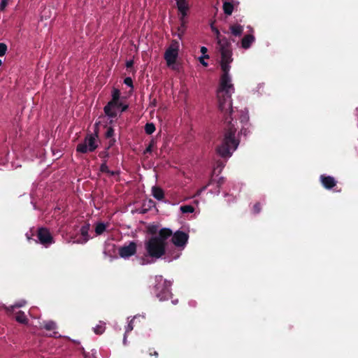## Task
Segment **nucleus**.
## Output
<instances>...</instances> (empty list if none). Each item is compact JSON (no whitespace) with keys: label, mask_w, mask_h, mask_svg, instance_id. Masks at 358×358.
Instances as JSON below:
<instances>
[{"label":"nucleus","mask_w":358,"mask_h":358,"mask_svg":"<svg viewBox=\"0 0 358 358\" xmlns=\"http://www.w3.org/2000/svg\"><path fill=\"white\" fill-rule=\"evenodd\" d=\"M216 35L218 50L221 55L220 67L223 72L220 78V86L217 91L218 107L223 114L224 135L222 143L216 148L217 152L222 157H229L239 145V140L236 138L237 122H234L232 113L231 94L234 92L233 84L231 83L229 71L230 64L233 62L232 47L230 41L222 36L219 30L212 27Z\"/></svg>","instance_id":"1"},{"label":"nucleus","mask_w":358,"mask_h":358,"mask_svg":"<svg viewBox=\"0 0 358 358\" xmlns=\"http://www.w3.org/2000/svg\"><path fill=\"white\" fill-rule=\"evenodd\" d=\"M173 234L169 228H162L157 236L150 237L145 243V249L148 257L159 259L166 254L167 241Z\"/></svg>","instance_id":"2"},{"label":"nucleus","mask_w":358,"mask_h":358,"mask_svg":"<svg viewBox=\"0 0 358 358\" xmlns=\"http://www.w3.org/2000/svg\"><path fill=\"white\" fill-rule=\"evenodd\" d=\"M155 281L157 282L155 286L156 296L162 301L169 299L172 296L170 282L164 279L162 275L156 276Z\"/></svg>","instance_id":"3"},{"label":"nucleus","mask_w":358,"mask_h":358,"mask_svg":"<svg viewBox=\"0 0 358 358\" xmlns=\"http://www.w3.org/2000/svg\"><path fill=\"white\" fill-rule=\"evenodd\" d=\"M97 137V132H96L94 135L92 134H87L84 141L78 144L76 151L83 154L87 153V152H94L98 148L96 140Z\"/></svg>","instance_id":"4"},{"label":"nucleus","mask_w":358,"mask_h":358,"mask_svg":"<svg viewBox=\"0 0 358 358\" xmlns=\"http://www.w3.org/2000/svg\"><path fill=\"white\" fill-rule=\"evenodd\" d=\"M179 52V42L176 40L171 41V45L166 49L164 53V59L169 66H172L176 62Z\"/></svg>","instance_id":"5"},{"label":"nucleus","mask_w":358,"mask_h":358,"mask_svg":"<svg viewBox=\"0 0 358 358\" xmlns=\"http://www.w3.org/2000/svg\"><path fill=\"white\" fill-rule=\"evenodd\" d=\"M171 237L173 244L176 247L180 248H184L186 246L189 239L188 234L180 230L173 233Z\"/></svg>","instance_id":"6"},{"label":"nucleus","mask_w":358,"mask_h":358,"mask_svg":"<svg viewBox=\"0 0 358 358\" xmlns=\"http://www.w3.org/2000/svg\"><path fill=\"white\" fill-rule=\"evenodd\" d=\"M37 238L39 243L45 246H48L55 242L53 236L49 229L45 227L38 228L37 231Z\"/></svg>","instance_id":"7"},{"label":"nucleus","mask_w":358,"mask_h":358,"mask_svg":"<svg viewBox=\"0 0 358 358\" xmlns=\"http://www.w3.org/2000/svg\"><path fill=\"white\" fill-rule=\"evenodd\" d=\"M137 244L130 241L128 245H124L119 248V255L123 259H129L136 253Z\"/></svg>","instance_id":"8"},{"label":"nucleus","mask_w":358,"mask_h":358,"mask_svg":"<svg viewBox=\"0 0 358 358\" xmlns=\"http://www.w3.org/2000/svg\"><path fill=\"white\" fill-rule=\"evenodd\" d=\"M122 105V102L120 100L113 101L110 100L104 106L103 111L106 116L110 118L116 117L117 115V110L120 109V106Z\"/></svg>","instance_id":"9"},{"label":"nucleus","mask_w":358,"mask_h":358,"mask_svg":"<svg viewBox=\"0 0 358 358\" xmlns=\"http://www.w3.org/2000/svg\"><path fill=\"white\" fill-rule=\"evenodd\" d=\"M90 229V224L89 222H85L83 225H82L80 233L81 236L76 240L74 243L78 244H85L86 243L90 238V236L89 234V231Z\"/></svg>","instance_id":"10"},{"label":"nucleus","mask_w":358,"mask_h":358,"mask_svg":"<svg viewBox=\"0 0 358 358\" xmlns=\"http://www.w3.org/2000/svg\"><path fill=\"white\" fill-rule=\"evenodd\" d=\"M176 1L177 8L180 13L181 18H185L188 15L189 6L187 0H175Z\"/></svg>","instance_id":"11"},{"label":"nucleus","mask_w":358,"mask_h":358,"mask_svg":"<svg viewBox=\"0 0 358 358\" xmlns=\"http://www.w3.org/2000/svg\"><path fill=\"white\" fill-rule=\"evenodd\" d=\"M320 180L323 187L327 189L333 188L337 183L335 178L329 176L321 175Z\"/></svg>","instance_id":"12"},{"label":"nucleus","mask_w":358,"mask_h":358,"mask_svg":"<svg viewBox=\"0 0 358 358\" xmlns=\"http://www.w3.org/2000/svg\"><path fill=\"white\" fill-rule=\"evenodd\" d=\"M225 179L223 177H220L217 180H215L213 178H210L208 183L202 187V189L200 190V192L205 190L208 186L216 184L217 189L215 191L216 193H220V187L224 183Z\"/></svg>","instance_id":"13"},{"label":"nucleus","mask_w":358,"mask_h":358,"mask_svg":"<svg viewBox=\"0 0 358 358\" xmlns=\"http://www.w3.org/2000/svg\"><path fill=\"white\" fill-rule=\"evenodd\" d=\"M255 38L252 34L245 35L241 40V47L244 49L250 48L252 43L255 41Z\"/></svg>","instance_id":"14"},{"label":"nucleus","mask_w":358,"mask_h":358,"mask_svg":"<svg viewBox=\"0 0 358 358\" xmlns=\"http://www.w3.org/2000/svg\"><path fill=\"white\" fill-rule=\"evenodd\" d=\"M152 194L158 201H162L164 198V190L158 186H153L152 187Z\"/></svg>","instance_id":"15"},{"label":"nucleus","mask_w":358,"mask_h":358,"mask_svg":"<svg viewBox=\"0 0 358 358\" xmlns=\"http://www.w3.org/2000/svg\"><path fill=\"white\" fill-rule=\"evenodd\" d=\"M108 223L105 224L101 222H97L95 225L94 229L96 234L97 236L101 235L106 230V228L108 227Z\"/></svg>","instance_id":"16"},{"label":"nucleus","mask_w":358,"mask_h":358,"mask_svg":"<svg viewBox=\"0 0 358 358\" xmlns=\"http://www.w3.org/2000/svg\"><path fill=\"white\" fill-rule=\"evenodd\" d=\"M229 29L231 33L235 36H240L243 31V27L241 24L231 25Z\"/></svg>","instance_id":"17"},{"label":"nucleus","mask_w":358,"mask_h":358,"mask_svg":"<svg viewBox=\"0 0 358 358\" xmlns=\"http://www.w3.org/2000/svg\"><path fill=\"white\" fill-rule=\"evenodd\" d=\"M179 19L180 21V25L178 28V36L181 39L186 30V21L185 20V18L179 17Z\"/></svg>","instance_id":"18"},{"label":"nucleus","mask_w":358,"mask_h":358,"mask_svg":"<svg viewBox=\"0 0 358 358\" xmlns=\"http://www.w3.org/2000/svg\"><path fill=\"white\" fill-rule=\"evenodd\" d=\"M224 13L227 15H231L234 10V5L232 3L225 1L223 3Z\"/></svg>","instance_id":"19"},{"label":"nucleus","mask_w":358,"mask_h":358,"mask_svg":"<svg viewBox=\"0 0 358 358\" xmlns=\"http://www.w3.org/2000/svg\"><path fill=\"white\" fill-rule=\"evenodd\" d=\"M15 320L21 324H27L28 322L27 316L25 315L24 313L21 310L17 313Z\"/></svg>","instance_id":"20"},{"label":"nucleus","mask_w":358,"mask_h":358,"mask_svg":"<svg viewBox=\"0 0 358 358\" xmlns=\"http://www.w3.org/2000/svg\"><path fill=\"white\" fill-rule=\"evenodd\" d=\"M105 329H106L105 324H97L94 328V333L96 334L101 335V334H102L105 331Z\"/></svg>","instance_id":"21"},{"label":"nucleus","mask_w":358,"mask_h":358,"mask_svg":"<svg viewBox=\"0 0 358 358\" xmlns=\"http://www.w3.org/2000/svg\"><path fill=\"white\" fill-rule=\"evenodd\" d=\"M155 131V126L153 123H147L145 125V131L147 134H152Z\"/></svg>","instance_id":"22"},{"label":"nucleus","mask_w":358,"mask_h":358,"mask_svg":"<svg viewBox=\"0 0 358 358\" xmlns=\"http://www.w3.org/2000/svg\"><path fill=\"white\" fill-rule=\"evenodd\" d=\"M180 210L182 213H189L194 211V208L191 205H185L180 206Z\"/></svg>","instance_id":"23"},{"label":"nucleus","mask_w":358,"mask_h":358,"mask_svg":"<svg viewBox=\"0 0 358 358\" xmlns=\"http://www.w3.org/2000/svg\"><path fill=\"white\" fill-rule=\"evenodd\" d=\"M136 317H134L133 320H131L129 323L128 324L127 327H126V330H125V334H124V343L125 344L126 343V336H127V334H128L129 332L131 331L134 329V325H133V322H134V320H135Z\"/></svg>","instance_id":"24"},{"label":"nucleus","mask_w":358,"mask_h":358,"mask_svg":"<svg viewBox=\"0 0 358 358\" xmlns=\"http://www.w3.org/2000/svg\"><path fill=\"white\" fill-rule=\"evenodd\" d=\"M120 91L117 88H113L112 90V99L113 101H118L120 99Z\"/></svg>","instance_id":"25"},{"label":"nucleus","mask_w":358,"mask_h":358,"mask_svg":"<svg viewBox=\"0 0 358 358\" xmlns=\"http://www.w3.org/2000/svg\"><path fill=\"white\" fill-rule=\"evenodd\" d=\"M156 145V141L152 139L149 143L148 146L146 148V149L144 150L143 154L145 155L146 153H151L152 152L153 148Z\"/></svg>","instance_id":"26"},{"label":"nucleus","mask_w":358,"mask_h":358,"mask_svg":"<svg viewBox=\"0 0 358 358\" xmlns=\"http://www.w3.org/2000/svg\"><path fill=\"white\" fill-rule=\"evenodd\" d=\"M43 327L47 331H52L56 328V324L54 322L49 321L44 324Z\"/></svg>","instance_id":"27"},{"label":"nucleus","mask_w":358,"mask_h":358,"mask_svg":"<svg viewBox=\"0 0 358 358\" xmlns=\"http://www.w3.org/2000/svg\"><path fill=\"white\" fill-rule=\"evenodd\" d=\"M100 171L106 173L109 172V169L108 166H107V160L105 159L100 166Z\"/></svg>","instance_id":"28"},{"label":"nucleus","mask_w":358,"mask_h":358,"mask_svg":"<svg viewBox=\"0 0 358 358\" xmlns=\"http://www.w3.org/2000/svg\"><path fill=\"white\" fill-rule=\"evenodd\" d=\"M114 136V129L112 127H109L107 129V131L105 134V136L106 138H112Z\"/></svg>","instance_id":"29"},{"label":"nucleus","mask_w":358,"mask_h":358,"mask_svg":"<svg viewBox=\"0 0 358 358\" xmlns=\"http://www.w3.org/2000/svg\"><path fill=\"white\" fill-rule=\"evenodd\" d=\"M7 51V45L3 43H0V57L5 55Z\"/></svg>","instance_id":"30"},{"label":"nucleus","mask_w":358,"mask_h":358,"mask_svg":"<svg viewBox=\"0 0 358 358\" xmlns=\"http://www.w3.org/2000/svg\"><path fill=\"white\" fill-rule=\"evenodd\" d=\"M99 157L101 159H103V161L106 159L107 160V159L109 157V153L108 152V150H105L103 151H101L99 153Z\"/></svg>","instance_id":"31"},{"label":"nucleus","mask_w":358,"mask_h":358,"mask_svg":"<svg viewBox=\"0 0 358 358\" xmlns=\"http://www.w3.org/2000/svg\"><path fill=\"white\" fill-rule=\"evenodd\" d=\"M205 59H209L208 55H202L199 57V62L203 66H207L208 63L205 62Z\"/></svg>","instance_id":"32"},{"label":"nucleus","mask_w":358,"mask_h":358,"mask_svg":"<svg viewBox=\"0 0 358 358\" xmlns=\"http://www.w3.org/2000/svg\"><path fill=\"white\" fill-rule=\"evenodd\" d=\"M124 83L126 85H127L129 87H131V88L134 87L133 80H132L131 78H130V77L125 78L124 80Z\"/></svg>","instance_id":"33"},{"label":"nucleus","mask_w":358,"mask_h":358,"mask_svg":"<svg viewBox=\"0 0 358 358\" xmlns=\"http://www.w3.org/2000/svg\"><path fill=\"white\" fill-rule=\"evenodd\" d=\"M260 211H261V205H260V203H256L253 206V212H254V213L257 214V213H259Z\"/></svg>","instance_id":"34"},{"label":"nucleus","mask_w":358,"mask_h":358,"mask_svg":"<svg viewBox=\"0 0 358 358\" xmlns=\"http://www.w3.org/2000/svg\"><path fill=\"white\" fill-rule=\"evenodd\" d=\"M8 0H1L0 3V11H3L8 5Z\"/></svg>","instance_id":"35"},{"label":"nucleus","mask_w":358,"mask_h":358,"mask_svg":"<svg viewBox=\"0 0 358 358\" xmlns=\"http://www.w3.org/2000/svg\"><path fill=\"white\" fill-rule=\"evenodd\" d=\"M149 355L150 356H155V357H159L158 352L156 350H155L153 348H150L149 349Z\"/></svg>","instance_id":"36"},{"label":"nucleus","mask_w":358,"mask_h":358,"mask_svg":"<svg viewBox=\"0 0 358 358\" xmlns=\"http://www.w3.org/2000/svg\"><path fill=\"white\" fill-rule=\"evenodd\" d=\"M134 64V60H132V59L128 60L126 62V67L127 69H131V68H133Z\"/></svg>","instance_id":"37"},{"label":"nucleus","mask_w":358,"mask_h":358,"mask_svg":"<svg viewBox=\"0 0 358 358\" xmlns=\"http://www.w3.org/2000/svg\"><path fill=\"white\" fill-rule=\"evenodd\" d=\"M115 138H110L106 150H109L115 144Z\"/></svg>","instance_id":"38"},{"label":"nucleus","mask_w":358,"mask_h":358,"mask_svg":"<svg viewBox=\"0 0 358 358\" xmlns=\"http://www.w3.org/2000/svg\"><path fill=\"white\" fill-rule=\"evenodd\" d=\"M120 109L121 113L124 112V111H126L128 109V105L124 104L122 103V105L120 106Z\"/></svg>","instance_id":"39"},{"label":"nucleus","mask_w":358,"mask_h":358,"mask_svg":"<svg viewBox=\"0 0 358 358\" xmlns=\"http://www.w3.org/2000/svg\"><path fill=\"white\" fill-rule=\"evenodd\" d=\"M207 52H208L207 48H206L205 46H202L201 48V52L202 53L203 55H207L206 54Z\"/></svg>","instance_id":"40"},{"label":"nucleus","mask_w":358,"mask_h":358,"mask_svg":"<svg viewBox=\"0 0 358 358\" xmlns=\"http://www.w3.org/2000/svg\"><path fill=\"white\" fill-rule=\"evenodd\" d=\"M108 174H109L110 176H115L117 174H118V172L117 171H110L109 169V172L108 173Z\"/></svg>","instance_id":"41"},{"label":"nucleus","mask_w":358,"mask_h":358,"mask_svg":"<svg viewBox=\"0 0 358 358\" xmlns=\"http://www.w3.org/2000/svg\"><path fill=\"white\" fill-rule=\"evenodd\" d=\"M150 231L151 234H155L156 232V227L150 228Z\"/></svg>","instance_id":"42"},{"label":"nucleus","mask_w":358,"mask_h":358,"mask_svg":"<svg viewBox=\"0 0 358 358\" xmlns=\"http://www.w3.org/2000/svg\"><path fill=\"white\" fill-rule=\"evenodd\" d=\"M22 306V304H18V303H17V304H15L13 307H11V308H13L14 307H17V308H19V307H21Z\"/></svg>","instance_id":"43"},{"label":"nucleus","mask_w":358,"mask_h":358,"mask_svg":"<svg viewBox=\"0 0 358 358\" xmlns=\"http://www.w3.org/2000/svg\"><path fill=\"white\" fill-rule=\"evenodd\" d=\"M2 64V61L0 59V66Z\"/></svg>","instance_id":"44"},{"label":"nucleus","mask_w":358,"mask_h":358,"mask_svg":"<svg viewBox=\"0 0 358 358\" xmlns=\"http://www.w3.org/2000/svg\"><path fill=\"white\" fill-rule=\"evenodd\" d=\"M177 301V300L176 301H173V303H176Z\"/></svg>","instance_id":"45"},{"label":"nucleus","mask_w":358,"mask_h":358,"mask_svg":"<svg viewBox=\"0 0 358 358\" xmlns=\"http://www.w3.org/2000/svg\"><path fill=\"white\" fill-rule=\"evenodd\" d=\"M27 239H29V240L31 239V238H29L27 234Z\"/></svg>","instance_id":"46"},{"label":"nucleus","mask_w":358,"mask_h":358,"mask_svg":"<svg viewBox=\"0 0 358 358\" xmlns=\"http://www.w3.org/2000/svg\"><path fill=\"white\" fill-rule=\"evenodd\" d=\"M149 202L150 203H153V201L151 199L149 201Z\"/></svg>","instance_id":"47"}]
</instances>
